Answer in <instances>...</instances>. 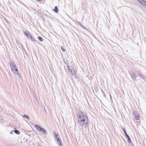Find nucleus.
Masks as SVG:
<instances>
[{
    "instance_id": "nucleus-1",
    "label": "nucleus",
    "mask_w": 146,
    "mask_h": 146,
    "mask_svg": "<svg viewBox=\"0 0 146 146\" xmlns=\"http://www.w3.org/2000/svg\"><path fill=\"white\" fill-rule=\"evenodd\" d=\"M88 116L81 111L78 112V121L79 125L81 126H84V125L87 124L88 123Z\"/></svg>"
},
{
    "instance_id": "nucleus-2",
    "label": "nucleus",
    "mask_w": 146,
    "mask_h": 146,
    "mask_svg": "<svg viewBox=\"0 0 146 146\" xmlns=\"http://www.w3.org/2000/svg\"><path fill=\"white\" fill-rule=\"evenodd\" d=\"M10 65L12 71H18V69H17V68H16V64L15 63H14L13 62H11L10 63Z\"/></svg>"
},
{
    "instance_id": "nucleus-3",
    "label": "nucleus",
    "mask_w": 146,
    "mask_h": 146,
    "mask_svg": "<svg viewBox=\"0 0 146 146\" xmlns=\"http://www.w3.org/2000/svg\"><path fill=\"white\" fill-rule=\"evenodd\" d=\"M35 126L39 131L44 133H46V131L45 129H44L43 128L41 127H40L39 125H37L36 124H35Z\"/></svg>"
},
{
    "instance_id": "nucleus-4",
    "label": "nucleus",
    "mask_w": 146,
    "mask_h": 146,
    "mask_svg": "<svg viewBox=\"0 0 146 146\" xmlns=\"http://www.w3.org/2000/svg\"><path fill=\"white\" fill-rule=\"evenodd\" d=\"M123 131L124 132L125 135V136H126V137L128 139V141L129 143H130L131 142V140L130 139V138L129 137V136L127 134L125 130L124 129H123Z\"/></svg>"
},
{
    "instance_id": "nucleus-5",
    "label": "nucleus",
    "mask_w": 146,
    "mask_h": 146,
    "mask_svg": "<svg viewBox=\"0 0 146 146\" xmlns=\"http://www.w3.org/2000/svg\"><path fill=\"white\" fill-rule=\"evenodd\" d=\"M129 74H130L133 80L134 79L136 80L137 76H136V73L135 72H133L132 73L129 72Z\"/></svg>"
},
{
    "instance_id": "nucleus-6",
    "label": "nucleus",
    "mask_w": 146,
    "mask_h": 146,
    "mask_svg": "<svg viewBox=\"0 0 146 146\" xmlns=\"http://www.w3.org/2000/svg\"><path fill=\"white\" fill-rule=\"evenodd\" d=\"M133 113L135 116V118L136 120H138L139 119V114L137 113L136 111H133Z\"/></svg>"
},
{
    "instance_id": "nucleus-7",
    "label": "nucleus",
    "mask_w": 146,
    "mask_h": 146,
    "mask_svg": "<svg viewBox=\"0 0 146 146\" xmlns=\"http://www.w3.org/2000/svg\"><path fill=\"white\" fill-rule=\"evenodd\" d=\"M24 34L27 37V38H29L30 36H31L28 31L24 32Z\"/></svg>"
},
{
    "instance_id": "nucleus-8",
    "label": "nucleus",
    "mask_w": 146,
    "mask_h": 146,
    "mask_svg": "<svg viewBox=\"0 0 146 146\" xmlns=\"http://www.w3.org/2000/svg\"><path fill=\"white\" fill-rule=\"evenodd\" d=\"M56 143L59 146H62V141L61 139L59 141H56Z\"/></svg>"
},
{
    "instance_id": "nucleus-9",
    "label": "nucleus",
    "mask_w": 146,
    "mask_h": 146,
    "mask_svg": "<svg viewBox=\"0 0 146 146\" xmlns=\"http://www.w3.org/2000/svg\"><path fill=\"white\" fill-rule=\"evenodd\" d=\"M69 71L72 75L75 74V71L74 70H72V69L69 70Z\"/></svg>"
},
{
    "instance_id": "nucleus-10",
    "label": "nucleus",
    "mask_w": 146,
    "mask_h": 146,
    "mask_svg": "<svg viewBox=\"0 0 146 146\" xmlns=\"http://www.w3.org/2000/svg\"><path fill=\"white\" fill-rule=\"evenodd\" d=\"M138 75L142 79L145 80V77L141 74L138 73Z\"/></svg>"
},
{
    "instance_id": "nucleus-11",
    "label": "nucleus",
    "mask_w": 146,
    "mask_h": 146,
    "mask_svg": "<svg viewBox=\"0 0 146 146\" xmlns=\"http://www.w3.org/2000/svg\"><path fill=\"white\" fill-rule=\"evenodd\" d=\"M56 13H57L58 12V9L57 6H55L54 9L53 10Z\"/></svg>"
},
{
    "instance_id": "nucleus-12",
    "label": "nucleus",
    "mask_w": 146,
    "mask_h": 146,
    "mask_svg": "<svg viewBox=\"0 0 146 146\" xmlns=\"http://www.w3.org/2000/svg\"><path fill=\"white\" fill-rule=\"evenodd\" d=\"M30 38H31L32 41H36V40L35 39L34 37H33L31 36H30Z\"/></svg>"
},
{
    "instance_id": "nucleus-13",
    "label": "nucleus",
    "mask_w": 146,
    "mask_h": 146,
    "mask_svg": "<svg viewBox=\"0 0 146 146\" xmlns=\"http://www.w3.org/2000/svg\"><path fill=\"white\" fill-rule=\"evenodd\" d=\"M38 40L41 41L42 42L44 40V39L40 36H38Z\"/></svg>"
},
{
    "instance_id": "nucleus-14",
    "label": "nucleus",
    "mask_w": 146,
    "mask_h": 146,
    "mask_svg": "<svg viewBox=\"0 0 146 146\" xmlns=\"http://www.w3.org/2000/svg\"><path fill=\"white\" fill-rule=\"evenodd\" d=\"M54 137H55V140H56V139H58V135L57 134H55V132H54Z\"/></svg>"
},
{
    "instance_id": "nucleus-15",
    "label": "nucleus",
    "mask_w": 146,
    "mask_h": 146,
    "mask_svg": "<svg viewBox=\"0 0 146 146\" xmlns=\"http://www.w3.org/2000/svg\"><path fill=\"white\" fill-rule=\"evenodd\" d=\"M13 131L17 134H19L20 133V132L18 130H13Z\"/></svg>"
},
{
    "instance_id": "nucleus-16",
    "label": "nucleus",
    "mask_w": 146,
    "mask_h": 146,
    "mask_svg": "<svg viewBox=\"0 0 146 146\" xmlns=\"http://www.w3.org/2000/svg\"><path fill=\"white\" fill-rule=\"evenodd\" d=\"M23 117H25L26 118L28 119H29V116H28L27 115H24L23 116Z\"/></svg>"
},
{
    "instance_id": "nucleus-17",
    "label": "nucleus",
    "mask_w": 146,
    "mask_h": 146,
    "mask_svg": "<svg viewBox=\"0 0 146 146\" xmlns=\"http://www.w3.org/2000/svg\"><path fill=\"white\" fill-rule=\"evenodd\" d=\"M142 4L146 7V1H145L144 0Z\"/></svg>"
},
{
    "instance_id": "nucleus-18",
    "label": "nucleus",
    "mask_w": 146,
    "mask_h": 146,
    "mask_svg": "<svg viewBox=\"0 0 146 146\" xmlns=\"http://www.w3.org/2000/svg\"><path fill=\"white\" fill-rule=\"evenodd\" d=\"M15 72V73L17 74V75L18 76L20 77V74H19V71H18V72Z\"/></svg>"
},
{
    "instance_id": "nucleus-19",
    "label": "nucleus",
    "mask_w": 146,
    "mask_h": 146,
    "mask_svg": "<svg viewBox=\"0 0 146 146\" xmlns=\"http://www.w3.org/2000/svg\"><path fill=\"white\" fill-rule=\"evenodd\" d=\"M61 49L63 51H65V50L64 49V47L62 46H61Z\"/></svg>"
},
{
    "instance_id": "nucleus-20",
    "label": "nucleus",
    "mask_w": 146,
    "mask_h": 146,
    "mask_svg": "<svg viewBox=\"0 0 146 146\" xmlns=\"http://www.w3.org/2000/svg\"><path fill=\"white\" fill-rule=\"evenodd\" d=\"M60 138H58V139H56V140H55L56 141H59V140H60Z\"/></svg>"
},
{
    "instance_id": "nucleus-21",
    "label": "nucleus",
    "mask_w": 146,
    "mask_h": 146,
    "mask_svg": "<svg viewBox=\"0 0 146 146\" xmlns=\"http://www.w3.org/2000/svg\"><path fill=\"white\" fill-rule=\"evenodd\" d=\"M13 131H10L9 132V133L10 134H12L13 133Z\"/></svg>"
},
{
    "instance_id": "nucleus-22",
    "label": "nucleus",
    "mask_w": 146,
    "mask_h": 146,
    "mask_svg": "<svg viewBox=\"0 0 146 146\" xmlns=\"http://www.w3.org/2000/svg\"><path fill=\"white\" fill-rule=\"evenodd\" d=\"M67 67H68V70L69 71V70L71 69L70 68L69 66H68V65H67Z\"/></svg>"
},
{
    "instance_id": "nucleus-23",
    "label": "nucleus",
    "mask_w": 146,
    "mask_h": 146,
    "mask_svg": "<svg viewBox=\"0 0 146 146\" xmlns=\"http://www.w3.org/2000/svg\"><path fill=\"white\" fill-rule=\"evenodd\" d=\"M37 0L38 1H42V0Z\"/></svg>"
},
{
    "instance_id": "nucleus-24",
    "label": "nucleus",
    "mask_w": 146,
    "mask_h": 146,
    "mask_svg": "<svg viewBox=\"0 0 146 146\" xmlns=\"http://www.w3.org/2000/svg\"><path fill=\"white\" fill-rule=\"evenodd\" d=\"M38 43H39V44H40V43H39V42H38Z\"/></svg>"
}]
</instances>
